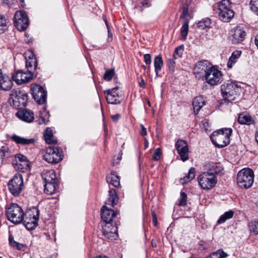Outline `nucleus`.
Masks as SVG:
<instances>
[{
  "label": "nucleus",
  "instance_id": "nucleus-1",
  "mask_svg": "<svg viewBox=\"0 0 258 258\" xmlns=\"http://www.w3.org/2000/svg\"><path fill=\"white\" fill-rule=\"evenodd\" d=\"M213 10L218 14L219 19L224 22H229L234 15L230 0H222L214 4Z\"/></svg>",
  "mask_w": 258,
  "mask_h": 258
},
{
  "label": "nucleus",
  "instance_id": "nucleus-2",
  "mask_svg": "<svg viewBox=\"0 0 258 258\" xmlns=\"http://www.w3.org/2000/svg\"><path fill=\"white\" fill-rule=\"evenodd\" d=\"M232 130L231 128L221 129L214 132L210 136L212 143L217 147L223 148L230 143V137Z\"/></svg>",
  "mask_w": 258,
  "mask_h": 258
},
{
  "label": "nucleus",
  "instance_id": "nucleus-3",
  "mask_svg": "<svg viewBox=\"0 0 258 258\" xmlns=\"http://www.w3.org/2000/svg\"><path fill=\"white\" fill-rule=\"evenodd\" d=\"M253 171L250 168H243L237 174V183L241 187L244 188L250 187L253 183Z\"/></svg>",
  "mask_w": 258,
  "mask_h": 258
},
{
  "label": "nucleus",
  "instance_id": "nucleus-4",
  "mask_svg": "<svg viewBox=\"0 0 258 258\" xmlns=\"http://www.w3.org/2000/svg\"><path fill=\"white\" fill-rule=\"evenodd\" d=\"M6 215L10 221L17 224L22 222L24 213L21 207L17 204L13 203L6 209Z\"/></svg>",
  "mask_w": 258,
  "mask_h": 258
},
{
  "label": "nucleus",
  "instance_id": "nucleus-5",
  "mask_svg": "<svg viewBox=\"0 0 258 258\" xmlns=\"http://www.w3.org/2000/svg\"><path fill=\"white\" fill-rule=\"evenodd\" d=\"M28 100V95L23 90L14 89L10 95L9 102L16 108L25 107Z\"/></svg>",
  "mask_w": 258,
  "mask_h": 258
},
{
  "label": "nucleus",
  "instance_id": "nucleus-6",
  "mask_svg": "<svg viewBox=\"0 0 258 258\" xmlns=\"http://www.w3.org/2000/svg\"><path fill=\"white\" fill-rule=\"evenodd\" d=\"M198 179L199 185L205 190H209L215 187L218 181L217 176L207 172L199 175Z\"/></svg>",
  "mask_w": 258,
  "mask_h": 258
},
{
  "label": "nucleus",
  "instance_id": "nucleus-7",
  "mask_svg": "<svg viewBox=\"0 0 258 258\" xmlns=\"http://www.w3.org/2000/svg\"><path fill=\"white\" fill-rule=\"evenodd\" d=\"M241 88L235 83H228L221 86V93L225 100L228 102L235 99Z\"/></svg>",
  "mask_w": 258,
  "mask_h": 258
},
{
  "label": "nucleus",
  "instance_id": "nucleus-8",
  "mask_svg": "<svg viewBox=\"0 0 258 258\" xmlns=\"http://www.w3.org/2000/svg\"><path fill=\"white\" fill-rule=\"evenodd\" d=\"M203 80L211 86L217 85L223 81L222 72L214 66H212L207 73L203 75Z\"/></svg>",
  "mask_w": 258,
  "mask_h": 258
},
{
  "label": "nucleus",
  "instance_id": "nucleus-9",
  "mask_svg": "<svg viewBox=\"0 0 258 258\" xmlns=\"http://www.w3.org/2000/svg\"><path fill=\"white\" fill-rule=\"evenodd\" d=\"M43 159L49 163L56 164L62 159V151L57 147H49L46 149Z\"/></svg>",
  "mask_w": 258,
  "mask_h": 258
},
{
  "label": "nucleus",
  "instance_id": "nucleus-10",
  "mask_svg": "<svg viewBox=\"0 0 258 258\" xmlns=\"http://www.w3.org/2000/svg\"><path fill=\"white\" fill-rule=\"evenodd\" d=\"M8 186L10 192L15 197L18 196L21 192L23 186V179L21 174H16L11 179Z\"/></svg>",
  "mask_w": 258,
  "mask_h": 258
},
{
  "label": "nucleus",
  "instance_id": "nucleus-11",
  "mask_svg": "<svg viewBox=\"0 0 258 258\" xmlns=\"http://www.w3.org/2000/svg\"><path fill=\"white\" fill-rule=\"evenodd\" d=\"M14 22L20 31L25 30L29 25V19L25 12L18 11L14 17Z\"/></svg>",
  "mask_w": 258,
  "mask_h": 258
},
{
  "label": "nucleus",
  "instance_id": "nucleus-12",
  "mask_svg": "<svg viewBox=\"0 0 258 258\" xmlns=\"http://www.w3.org/2000/svg\"><path fill=\"white\" fill-rule=\"evenodd\" d=\"M107 102L109 104H120L123 100L122 92L118 87H114L104 91Z\"/></svg>",
  "mask_w": 258,
  "mask_h": 258
},
{
  "label": "nucleus",
  "instance_id": "nucleus-13",
  "mask_svg": "<svg viewBox=\"0 0 258 258\" xmlns=\"http://www.w3.org/2000/svg\"><path fill=\"white\" fill-rule=\"evenodd\" d=\"M31 90L33 99L39 104H44L46 100L47 93L43 88L38 84H32Z\"/></svg>",
  "mask_w": 258,
  "mask_h": 258
},
{
  "label": "nucleus",
  "instance_id": "nucleus-14",
  "mask_svg": "<svg viewBox=\"0 0 258 258\" xmlns=\"http://www.w3.org/2000/svg\"><path fill=\"white\" fill-rule=\"evenodd\" d=\"M33 78V74L31 70L24 72L22 70L17 71L13 76V79L16 83L20 85L30 81Z\"/></svg>",
  "mask_w": 258,
  "mask_h": 258
},
{
  "label": "nucleus",
  "instance_id": "nucleus-15",
  "mask_svg": "<svg viewBox=\"0 0 258 258\" xmlns=\"http://www.w3.org/2000/svg\"><path fill=\"white\" fill-rule=\"evenodd\" d=\"M212 66V64L207 60L199 61L195 64L194 69V74L199 75V78L203 79V75L207 73Z\"/></svg>",
  "mask_w": 258,
  "mask_h": 258
},
{
  "label": "nucleus",
  "instance_id": "nucleus-16",
  "mask_svg": "<svg viewBox=\"0 0 258 258\" xmlns=\"http://www.w3.org/2000/svg\"><path fill=\"white\" fill-rule=\"evenodd\" d=\"M176 150L183 161L187 160L189 158L188 145L186 142L183 140H178L175 144Z\"/></svg>",
  "mask_w": 258,
  "mask_h": 258
},
{
  "label": "nucleus",
  "instance_id": "nucleus-17",
  "mask_svg": "<svg viewBox=\"0 0 258 258\" xmlns=\"http://www.w3.org/2000/svg\"><path fill=\"white\" fill-rule=\"evenodd\" d=\"M103 235L110 240H114L117 237V228L113 226L110 222L106 223L102 227Z\"/></svg>",
  "mask_w": 258,
  "mask_h": 258
},
{
  "label": "nucleus",
  "instance_id": "nucleus-18",
  "mask_svg": "<svg viewBox=\"0 0 258 258\" xmlns=\"http://www.w3.org/2000/svg\"><path fill=\"white\" fill-rule=\"evenodd\" d=\"M246 33L239 26L233 29L232 33L230 36V39L233 44H237L242 42L245 38Z\"/></svg>",
  "mask_w": 258,
  "mask_h": 258
},
{
  "label": "nucleus",
  "instance_id": "nucleus-19",
  "mask_svg": "<svg viewBox=\"0 0 258 258\" xmlns=\"http://www.w3.org/2000/svg\"><path fill=\"white\" fill-rule=\"evenodd\" d=\"M16 115L19 119L27 122H31L34 119L33 112L27 109L19 110Z\"/></svg>",
  "mask_w": 258,
  "mask_h": 258
},
{
  "label": "nucleus",
  "instance_id": "nucleus-20",
  "mask_svg": "<svg viewBox=\"0 0 258 258\" xmlns=\"http://www.w3.org/2000/svg\"><path fill=\"white\" fill-rule=\"evenodd\" d=\"M116 215V214L114 211L111 209L107 208L106 205H104L101 208V218L106 223L111 222L112 218Z\"/></svg>",
  "mask_w": 258,
  "mask_h": 258
},
{
  "label": "nucleus",
  "instance_id": "nucleus-21",
  "mask_svg": "<svg viewBox=\"0 0 258 258\" xmlns=\"http://www.w3.org/2000/svg\"><path fill=\"white\" fill-rule=\"evenodd\" d=\"M13 86V82L10 78L6 76L3 75L0 72V87L3 90H10Z\"/></svg>",
  "mask_w": 258,
  "mask_h": 258
},
{
  "label": "nucleus",
  "instance_id": "nucleus-22",
  "mask_svg": "<svg viewBox=\"0 0 258 258\" xmlns=\"http://www.w3.org/2000/svg\"><path fill=\"white\" fill-rule=\"evenodd\" d=\"M206 167L208 170L206 171L207 172L212 173L216 176L221 173L223 169V168L220 163L214 162L207 163L206 165Z\"/></svg>",
  "mask_w": 258,
  "mask_h": 258
},
{
  "label": "nucleus",
  "instance_id": "nucleus-23",
  "mask_svg": "<svg viewBox=\"0 0 258 258\" xmlns=\"http://www.w3.org/2000/svg\"><path fill=\"white\" fill-rule=\"evenodd\" d=\"M11 139L13 142H15L17 144H21L22 145L34 144L35 141V140L34 138L27 139L16 135H13L11 137Z\"/></svg>",
  "mask_w": 258,
  "mask_h": 258
},
{
  "label": "nucleus",
  "instance_id": "nucleus-24",
  "mask_svg": "<svg viewBox=\"0 0 258 258\" xmlns=\"http://www.w3.org/2000/svg\"><path fill=\"white\" fill-rule=\"evenodd\" d=\"M13 165L14 168L18 170L24 172L30 169V163L29 161L18 162L16 159L13 161Z\"/></svg>",
  "mask_w": 258,
  "mask_h": 258
},
{
  "label": "nucleus",
  "instance_id": "nucleus-25",
  "mask_svg": "<svg viewBox=\"0 0 258 258\" xmlns=\"http://www.w3.org/2000/svg\"><path fill=\"white\" fill-rule=\"evenodd\" d=\"M205 105V100L202 96L195 97L192 101L193 110L195 114H198L202 107Z\"/></svg>",
  "mask_w": 258,
  "mask_h": 258
},
{
  "label": "nucleus",
  "instance_id": "nucleus-26",
  "mask_svg": "<svg viewBox=\"0 0 258 258\" xmlns=\"http://www.w3.org/2000/svg\"><path fill=\"white\" fill-rule=\"evenodd\" d=\"M25 227L29 230L34 229L38 224V221L36 220H33L32 218H27L24 216L22 222Z\"/></svg>",
  "mask_w": 258,
  "mask_h": 258
},
{
  "label": "nucleus",
  "instance_id": "nucleus-27",
  "mask_svg": "<svg viewBox=\"0 0 258 258\" xmlns=\"http://www.w3.org/2000/svg\"><path fill=\"white\" fill-rule=\"evenodd\" d=\"M44 138L45 142L49 144H55L57 143V140L53 135L52 131L49 128H47L44 133Z\"/></svg>",
  "mask_w": 258,
  "mask_h": 258
},
{
  "label": "nucleus",
  "instance_id": "nucleus-28",
  "mask_svg": "<svg viewBox=\"0 0 258 258\" xmlns=\"http://www.w3.org/2000/svg\"><path fill=\"white\" fill-rule=\"evenodd\" d=\"M24 217L32 218L33 220H36L38 221L39 217V211L36 207H33L32 209L27 211Z\"/></svg>",
  "mask_w": 258,
  "mask_h": 258
},
{
  "label": "nucleus",
  "instance_id": "nucleus-29",
  "mask_svg": "<svg viewBox=\"0 0 258 258\" xmlns=\"http://www.w3.org/2000/svg\"><path fill=\"white\" fill-rule=\"evenodd\" d=\"M109 192V198L105 204L106 205H111L112 207H114L116 205L118 201L116 190L114 189H110Z\"/></svg>",
  "mask_w": 258,
  "mask_h": 258
},
{
  "label": "nucleus",
  "instance_id": "nucleus-30",
  "mask_svg": "<svg viewBox=\"0 0 258 258\" xmlns=\"http://www.w3.org/2000/svg\"><path fill=\"white\" fill-rule=\"evenodd\" d=\"M154 66L156 76L158 75L159 72L161 71L163 66V60L160 55L156 56L154 59Z\"/></svg>",
  "mask_w": 258,
  "mask_h": 258
},
{
  "label": "nucleus",
  "instance_id": "nucleus-31",
  "mask_svg": "<svg viewBox=\"0 0 258 258\" xmlns=\"http://www.w3.org/2000/svg\"><path fill=\"white\" fill-rule=\"evenodd\" d=\"M106 180L108 183L112 184L114 187H117L120 186L119 177L113 173H111L108 175L106 177Z\"/></svg>",
  "mask_w": 258,
  "mask_h": 258
},
{
  "label": "nucleus",
  "instance_id": "nucleus-32",
  "mask_svg": "<svg viewBox=\"0 0 258 258\" xmlns=\"http://www.w3.org/2000/svg\"><path fill=\"white\" fill-rule=\"evenodd\" d=\"M42 177L45 181V183L57 182L56 175L53 170L47 171L42 175Z\"/></svg>",
  "mask_w": 258,
  "mask_h": 258
},
{
  "label": "nucleus",
  "instance_id": "nucleus-33",
  "mask_svg": "<svg viewBox=\"0 0 258 258\" xmlns=\"http://www.w3.org/2000/svg\"><path fill=\"white\" fill-rule=\"evenodd\" d=\"M57 185V182L45 183L44 192L47 195L53 194L55 191Z\"/></svg>",
  "mask_w": 258,
  "mask_h": 258
},
{
  "label": "nucleus",
  "instance_id": "nucleus-34",
  "mask_svg": "<svg viewBox=\"0 0 258 258\" xmlns=\"http://www.w3.org/2000/svg\"><path fill=\"white\" fill-rule=\"evenodd\" d=\"M29 56V59L26 60V67L28 69V71L31 70L32 71V69L33 67H34V69H35L37 66V59L35 57H34V55L33 54Z\"/></svg>",
  "mask_w": 258,
  "mask_h": 258
},
{
  "label": "nucleus",
  "instance_id": "nucleus-35",
  "mask_svg": "<svg viewBox=\"0 0 258 258\" xmlns=\"http://www.w3.org/2000/svg\"><path fill=\"white\" fill-rule=\"evenodd\" d=\"M238 121L240 124H249L252 122V120L248 114L242 113L239 115Z\"/></svg>",
  "mask_w": 258,
  "mask_h": 258
},
{
  "label": "nucleus",
  "instance_id": "nucleus-36",
  "mask_svg": "<svg viewBox=\"0 0 258 258\" xmlns=\"http://www.w3.org/2000/svg\"><path fill=\"white\" fill-rule=\"evenodd\" d=\"M195 169L191 168L188 171V174L184 176L183 178L180 179V182L182 184H184L192 180L195 177Z\"/></svg>",
  "mask_w": 258,
  "mask_h": 258
},
{
  "label": "nucleus",
  "instance_id": "nucleus-37",
  "mask_svg": "<svg viewBox=\"0 0 258 258\" xmlns=\"http://www.w3.org/2000/svg\"><path fill=\"white\" fill-rule=\"evenodd\" d=\"M241 52L239 51H235L233 52L227 62V66L229 68L232 67V64L236 62V59L240 56Z\"/></svg>",
  "mask_w": 258,
  "mask_h": 258
},
{
  "label": "nucleus",
  "instance_id": "nucleus-38",
  "mask_svg": "<svg viewBox=\"0 0 258 258\" xmlns=\"http://www.w3.org/2000/svg\"><path fill=\"white\" fill-rule=\"evenodd\" d=\"M234 214V212L232 210H230L225 212L224 214L221 215L218 219L217 223L218 224H222L224 223L227 220L231 219Z\"/></svg>",
  "mask_w": 258,
  "mask_h": 258
},
{
  "label": "nucleus",
  "instance_id": "nucleus-39",
  "mask_svg": "<svg viewBox=\"0 0 258 258\" xmlns=\"http://www.w3.org/2000/svg\"><path fill=\"white\" fill-rule=\"evenodd\" d=\"M211 24V20L209 18H205L199 22L198 27L204 30L207 28H210Z\"/></svg>",
  "mask_w": 258,
  "mask_h": 258
},
{
  "label": "nucleus",
  "instance_id": "nucleus-40",
  "mask_svg": "<svg viewBox=\"0 0 258 258\" xmlns=\"http://www.w3.org/2000/svg\"><path fill=\"white\" fill-rule=\"evenodd\" d=\"M227 256L228 254L223 249H220L215 252H212L210 254V258H225Z\"/></svg>",
  "mask_w": 258,
  "mask_h": 258
},
{
  "label": "nucleus",
  "instance_id": "nucleus-41",
  "mask_svg": "<svg viewBox=\"0 0 258 258\" xmlns=\"http://www.w3.org/2000/svg\"><path fill=\"white\" fill-rule=\"evenodd\" d=\"M181 34L182 37L185 39L187 36L188 31V22L186 20L183 23L181 28Z\"/></svg>",
  "mask_w": 258,
  "mask_h": 258
},
{
  "label": "nucleus",
  "instance_id": "nucleus-42",
  "mask_svg": "<svg viewBox=\"0 0 258 258\" xmlns=\"http://www.w3.org/2000/svg\"><path fill=\"white\" fill-rule=\"evenodd\" d=\"M187 195L183 191L180 192V196L178 200V205L179 206H184L186 205Z\"/></svg>",
  "mask_w": 258,
  "mask_h": 258
},
{
  "label": "nucleus",
  "instance_id": "nucleus-43",
  "mask_svg": "<svg viewBox=\"0 0 258 258\" xmlns=\"http://www.w3.org/2000/svg\"><path fill=\"white\" fill-rule=\"evenodd\" d=\"M249 230L254 234H258V221H253L249 223Z\"/></svg>",
  "mask_w": 258,
  "mask_h": 258
},
{
  "label": "nucleus",
  "instance_id": "nucleus-44",
  "mask_svg": "<svg viewBox=\"0 0 258 258\" xmlns=\"http://www.w3.org/2000/svg\"><path fill=\"white\" fill-rule=\"evenodd\" d=\"M250 8L252 11L258 15V0H251Z\"/></svg>",
  "mask_w": 258,
  "mask_h": 258
},
{
  "label": "nucleus",
  "instance_id": "nucleus-45",
  "mask_svg": "<svg viewBox=\"0 0 258 258\" xmlns=\"http://www.w3.org/2000/svg\"><path fill=\"white\" fill-rule=\"evenodd\" d=\"M9 241L11 245L13 247H15L18 249H20L21 248V244L14 240V237L12 234L9 235Z\"/></svg>",
  "mask_w": 258,
  "mask_h": 258
},
{
  "label": "nucleus",
  "instance_id": "nucleus-46",
  "mask_svg": "<svg viewBox=\"0 0 258 258\" xmlns=\"http://www.w3.org/2000/svg\"><path fill=\"white\" fill-rule=\"evenodd\" d=\"M114 75V71L113 70H107L105 73L104 79L106 81H110Z\"/></svg>",
  "mask_w": 258,
  "mask_h": 258
},
{
  "label": "nucleus",
  "instance_id": "nucleus-47",
  "mask_svg": "<svg viewBox=\"0 0 258 258\" xmlns=\"http://www.w3.org/2000/svg\"><path fill=\"white\" fill-rule=\"evenodd\" d=\"M183 48L182 46L177 47L175 49L174 54H173L174 58L175 59H177V58L180 57L183 53Z\"/></svg>",
  "mask_w": 258,
  "mask_h": 258
},
{
  "label": "nucleus",
  "instance_id": "nucleus-48",
  "mask_svg": "<svg viewBox=\"0 0 258 258\" xmlns=\"http://www.w3.org/2000/svg\"><path fill=\"white\" fill-rule=\"evenodd\" d=\"M7 20L5 17L0 16V34L3 33L4 28L6 27Z\"/></svg>",
  "mask_w": 258,
  "mask_h": 258
},
{
  "label": "nucleus",
  "instance_id": "nucleus-49",
  "mask_svg": "<svg viewBox=\"0 0 258 258\" xmlns=\"http://www.w3.org/2000/svg\"><path fill=\"white\" fill-rule=\"evenodd\" d=\"M161 154V152L159 149H155L153 156V159L155 161L159 160L160 158Z\"/></svg>",
  "mask_w": 258,
  "mask_h": 258
},
{
  "label": "nucleus",
  "instance_id": "nucleus-50",
  "mask_svg": "<svg viewBox=\"0 0 258 258\" xmlns=\"http://www.w3.org/2000/svg\"><path fill=\"white\" fill-rule=\"evenodd\" d=\"M175 62L171 58H169L167 59V65L169 70L171 71H174V67H175Z\"/></svg>",
  "mask_w": 258,
  "mask_h": 258
},
{
  "label": "nucleus",
  "instance_id": "nucleus-51",
  "mask_svg": "<svg viewBox=\"0 0 258 258\" xmlns=\"http://www.w3.org/2000/svg\"><path fill=\"white\" fill-rule=\"evenodd\" d=\"M144 61L146 64H150L151 63V56L150 54L147 53L144 55Z\"/></svg>",
  "mask_w": 258,
  "mask_h": 258
},
{
  "label": "nucleus",
  "instance_id": "nucleus-52",
  "mask_svg": "<svg viewBox=\"0 0 258 258\" xmlns=\"http://www.w3.org/2000/svg\"><path fill=\"white\" fill-rule=\"evenodd\" d=\"M187 12H188L187 7L186 6H185V5L183 6L182 13V14H181V15L180 16V18H184L185 15L187 13Z\"/></svg>",
  "mask_w": 258,
  "mask_h": 258
},
{
  "label": "nucleus",
  "instance_id": "nucleus-53",
  "mask_svg": "<svg viewBox=\"0 0 258 258\" xmlns=\"http://www.w3.org/2000/svg\"><path fill=\"white\" fill-rule=\"evenodd\" d=\"M18 160V162H21V161H29L27 160V158L22 155H20L19 156L17 157L16 158Z\"/></svg>",
  "mask_w": 258,
  "mask_h": 258
},
{
  "label": "nucleus",
  "instance_id": "nucleus-54",
  "mask_svg": "<svg viewBox=\"0 0 258 258\" xmlns=\"http://www.w3.org/2000/svg\"><path fill=\"white\" fill-rule=\"evenodd\" d=\"M141 128V135L143 136H146L147 134L146 128L143 124L140 125Z\"/></svg>",
  "mask_w": 258,
  "mask_h": 258
},
{
  "label": "nucleus",
  "instance_id": "nucleus-55",
  "mask_svg": "<svg viewBox=\"0 0 258 258\" xmlns=\"http://www.w3.org/2000/svg\"><path fill=\"white\" fill-rule=\"evenodd\" d=\"M120 117V115L118 114L113 115L111 116L112 120L115 122L117 121Z\"/></svg>",
  "mask_w": 258,
  "mask_h": 258
},
{
  "label": "nucleus",
  "instance_id": "nucleus-56",
  "mask_svg": "<svg viewBox=\"0 0 258 258\" xmlns=\"http://www.w3.org/2000/svg\"><path fill=\"white\" fill-rule=\"evenodd\" d=\"M139 86L142 88H145V83L143 78H142L141 81L139 82Z\"/></svg>",
  "mask_w": 258,
  "mask_h": 258
},
{
  "label": "nucleus",
  "instance_id": "nucleus-57",
  "mask_svg": "<svg viewBox=\"0 0 258 258\" xmlns=\"http://www.w3.org/2000/svg\"><path fill=\"white\" fill-rule=\"evenodd\" d=\"M105 23H106V26H107V28L108 32V35H109V37H112V34L111 33H110V28H109L108 25L107 24L106 21H105Z\"/></svg>",
  "mask_w": 258,
  "mask_h": 258
},
{
  "label": "nucleus",
  "instance_id": "nucleus-58",
  "mask_svg": "<svg viewBox=\"0 0 258 258\" xmlns=\"http://www.w3.org/2000/svg\"><path fill=\"white\" fill-rule=\"evenodd\" d=\"M142 6L144 7H148L150 6L149 3L146 1L143 2L142 3Z\"/></svg>",
  "mask_w": 258,
  "mask_h": 258
},
{
  "label": "nucleus",
  "instance_id": "nucleus-59",
  "mask_svg": "<svg viewBox=\"0 0 258 258\" xmlns=\"http://www.w3.org/2000/svg\"><path fill=\"white\" fill-rule=\"evenodd\" d=\"M254 42H255V44L256 45V47L258 48V34H257L255 36V39H254Z\"/></svg>",
  "mask_w": 258,
  "mask_h": 258
},
{
  "label": "nucleus",
  "instance_id": "nucleus-60",
  "mask_svg": "<svg viewBox=\"0 0 258 258\" xmlns=\"http://www.w3.org/2000/svg\"><path fill=\"white\" fill-rule=\"evenodd\" d=\"M41 119H42V123H44V124H46L48 122V119H45L43 117H41Z\"/></svg>",
  "mask_w": 258,
  "mask_h": 258
},
{
  "label": "nucleus",
  "instance_id": "nucleus-61",
  "mask_svg": "<svg viewBox=\"0 0 258 258\" xmlns=\"http://www.w3.org/2000/svg\"><path fill=\"white\" fill-rule=\"evenodd\" d=\"M0 155L1 156H4L5 155L4 152V150L3 149H1L0 150Z\"/></svg>",
  "mask_w": 258,
  "mask_h": 258
},
{
  "label": "nucleus",
  "instance_id": "nucleus-62",
  "mask_svg": "<svg viewBox=\"0 0 258 258\" xmlns=\"http://www.w3.org/2000/svg\"><path fill=\"white\" fill-rule=\"evenodd\" d=\"M148 145V141L146 139H145V146L146 148L147 147Z\"/></svg>",
  "mask_w": 258,
  "mask_h": 258
},
{
  "label": "nucleus",
  "instance_id": "nucleus-63",
  "mask_svg": "<svg viewBox=\"0 0 258 258\" xmlns=\"http://www.w3.org/2000/svg\"><path fill=\"white\" fill-rule=\"evenodd\" d=\"M95 258H108V257L106 256H97Z\"/></svg>",
  "mask_w": 258,
  "mask_h": 258
},
{
  "label": "nucleus",
  "instance_id": "nucleus-64",
  "mask_svg": "<svg viewBox=\"0 0 258 258\" xmlns=\"http://www.w3.org/2000/svg\"><path fill=\"white\" fill-rule=\"evenodd\" d=\"M255 140L258 144V132L256 133L255 135Z\"/></svg>",
  "mask_w": 258,
  "mask_h": 258
}]
</instances>
